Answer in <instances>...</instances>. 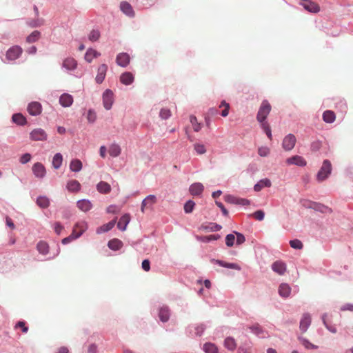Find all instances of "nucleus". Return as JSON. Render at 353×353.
<instances>
[{
	"label": "nucleus",
	"mask_w": 353,
	"mask_h": 353,
	"mask_svg": "<svg viewBox=\"0 0 353 353\" xmlns=\"http://www.w3.org/2000/svg\"><path fill=\"white\" fill-rule=\"evenodd\" d=\"M272 107L267 100H263L260 105L256 115L257 121L261 124L265 123V120L270 114Z\"/></svg>",
	"instance_id": "nucleus-1"
},
{
	"label": "nucleus",
	"mask_w": 353,
	"mask_h": 353,
	"mask_svg": "<svg viewBox=\"0 0 353 353\" xmlns=\"http://www.w3.org/2000/svg\"><path fill=\"white\" fill-rule=\"evenodd\" d=\"M332 164L329 160H324L322 166L317 173L316 179L319 182L325 180L331 174Z\"/></svg>",
	"instance_id": "nucleus-2"
},
{
	"label": "nucleus",
	"mask_w": 353,
	"mask_h": 353,
	"mask_svg": "<svg viewBox=\"0 0 353 353\" xmlns=\"http://www.w3.org/2000/svg\"><path fill=\"white\" fill-rule=\"evenodd\" d=\"M296 142L295 136L292 134H288L286 135L282 142V147L285 151L292 150Z\"/></svg>",
	"instance_id": "nucleus-3"
},
{
	"label": "nucleus",
	"mask_w": 353,
	"mask_h": 353,
	"mask_svg": "<svg viewBox=\"0 0 353 353\" xmlns=\"http://www.w3.org/2000/svg\"><path fill=\"white\" fill-rule=\"evenodd\" d=\"M30 139L32 141H46L48 138V134L44 130L41 128H37L33 130L30 134Z\"/></svg>",
	"instance_id": "nucleus-4"
},
{
	"label": "nucleus",
	"mask_w": 353,
	"mask_h": 353,
	"mask_svg": "<svg viewBox=\"0 0 353 353\" xmlns=\"http://www.w3.org/2000/svg\"><path fill=\"white\" fill-rule=\"evenodd\" d=\"M23 50L18 46H14L8 49L6 52V58L10 61L16 60L21 54Z\"/></svg>",
	"instance_id": "nucleus-5"
},
{
	"label": "nucleus",
	"mask_w": 353,
	"mask_h": 353,
	"mask_svg": "<svg viewBox=\"0 0 353 353\" xmlns=\"http://www.w3.org/2000/svg\"><path fill=\"white\" fill-rule=\"evenodd\" d=\"M285 163L288 165H295L301 167L305 166L307 164V161H305V159L301 156L299 155H294L290 158H288L285 160Z\"/></svg>",
	"instance_id": "nucleus-6"
},
{
	"label": "nucleus",
	"mask_w": 353,
	"mask_h": 353,
	"mask_svg": "<svg viewBox=\"0 0 353 353\" xmlns=\"http://www.w3.org/2000/svg\"><path fill=\"white\" fill-rule=\"evenodd\" d=\"M156 203L157 197L152 194L148 195L141 203V211L143 213L145 212V209H152V205Z\"/></svg>",
	"instance_id": "nucleus-7"
},
{
	"label": "nucleus",
	"mask_w": 353,
	"mask_h": 353,
	"mask_svg": "<svg viewBox=\"0 0 353 353\" xmlns=\"http://www.w3.org/2000/svg\"><path fill=\"white\" fill-rule=\"evenodd\" d=\"M301 5L308 12L317 13L320 11V6L312 0H303Z\"/></svg>",
	"instance_id": "nucleus-8"
},
{
	"label": "nucleus",
	"mask_w": 353,
	"mask_h": 353,
	"mask_svg": "<svg viewBox=\"0 0 353 353\" xmlns=\"http://www.w3.org/2000/svg\"><path fill=\"white\" fill-rule=\"evenodd\" d=\"M103 103L106 110H110L113 103V92L110 90H106L103 94Z\"/></svg>",
	"instance_id": "nucleus-9"
},
{
	"label": "nucleus",
	"mask_w": 353,
	"mask_h": 353,
	"mask_svg": "<svg viewBox=\"0 0 353 353\" xmlns=\"http://www.w3.org/2000/svg\"><path fill=\"white\" fill-rule=\"evenodd\" d=\"M42 111V106L40 103L34 101L29 103L28 112L32 116L39 115Z\"/></svg>",
	"instance_id": "nucleus-10"
},
{
	"label": "nucleus",
	"mask_w": 353,
	"mask_h": 353,
	"mask_svg": "<svg viewBox=\"0 0 353 353\" xmlns=\"http://www.w3.org/2000/svg\"><path fill=\"white\" fill-rule=\"evenodd\" d=\"M130 55L125 52L119 53L116 57V62L121 67H126L130 63Z\"/></svg>",
	"instance_id": "nucleus-11"
},
{
	"label": "nucleus",
	"mask_w": 353,
	"mask_h": 353,
	"mask_svg": "<svg viewBox=\"0 0 353 353\" xmlns=\"http://www.w3.org/2000/svg\"><path fill=\"white\" fill-rule=\"evenodd\" d=\"M32 172L36 177L43 178L46 174V168L41 163H36L32 166Z\"/></svg>",
	"instance_id": "nucleus-12"
},
{
	"label": "nucleus",
	"mask_w": 353,
	"mask_h": 353,
	"mask_svg": "<svg viewBox=\"0 0 353 353\" xmlns=\"http://www.w3.org/2000/svg\"><path fill=\"white\" fill-rule=\"evenodd\" d=\"M311 316L307 314H303L300 321V329L302 332H305L311 324Z\"/></svg>",
	"instance_id": "nucleus-13"
},
{
	"label": "nucleus",
	"mask_w": 353,
	"mask_h": 353,
	"mask_svg": "<svg viewBox=\"0 0 353 353\" xmlns=\"http://www.w3.org/2000/svg\"><path fill=\"white\" fill-rule=\"evenodd\" d=\"M107 70L108 65L106 64L103 63L99 65V67L98 68L97 74L95 78L97 83H101L103 81Z\"/></svg>",
	"instance_id": "nucleus-14"
},
{
	"label": "nucleus",
	"mask_w": 353,
	"mask_h": 353,
	"mask_svg": "<svg viewBox=\"0 0 353 353\" xmlns=\"http://www.w3.org/2000/svg\"><path fill=\"white\" fill-rule=\"evenodd\" d=\"M272 269L279 275H283L286 271V265L281 261H276L272 265Z\"/></svg>",
	"instance_id": "nucleus-15"
},
{
	"label": "nucleus",
	"mask_w": 353,
	"mask_h": 353,
	"mask_svg": "<svg viewBox=\"0 0 353 353\" xmlns=\"http://www.w3.org/2000/svg\"><path fill=\"white\" fill-rule=\"evenodd\" d=\"M73 103V97L72 95L64 93L59 98V103L65 108L70 107Z\"/></svg>",
	"instance_id": "nucleus-16"
},
{
	"label": "nucleus",
	"mask_w": 353,
	"mask_h": 353,
	"mask_svg": "<svg viewBox=\"0 0 353 353\" xmlns=\"http://www.w3.org/2000/svg\"><path fill=\"white\" fill-rule=\"evenodd\" d=\"M130 214H123L119 219L117 227L119 230L121 231H125L126 230L128 224L130 221Z\"/></svg>",
	"instance_id": "nucleus-17"
},
{
	"label": "nucleus",
	"mask_w": 353,
	"mask_h": 353,
	"mask_svg": "<svg viewBox=\"0 0 353 353\" xmlns=\"http://www.w3.org/2000/svg\"><path fill=\"white\" fill-rule=\"evenodd\" d=\"M204 187L201 183H194L189 188L190 192L193 196H199L202 194Z\"/></svg>",
	"instance_id": "nucleus-18"
},
{
	"label": "nucleus",
	"mask_w": 353,
	"mask_h": 353,
	"mask_svg": "<svg viewBox=\"0 0 353 353\" xmlns=\"http://www.w3.org/2000/svg\"><path fill=\"white\" fill-rule=\"evenodd\" d=\"M134 79V75L130 72H125L120 76V81L126 85L132 84Z\"/></svg>",
	"instance_id": "nucleus-19"
},
{
	"label": "nucleus",
	"mask_w": 353,
	"mask_h": 353,
	"mask_svg": "<svg viewBox=\"0 0 353 353\" xmlns=\"http://www.w3.org/2000/svg\"><path fill=\"white\" fill-rule=\"evenodd\" d=\"M77 205L78 208L83 212H88L92 207V203L87 199H82L77 201Z\"/></svg>",
	"instance_id": "nucleus-20"
},
{
	"label": "nucleus",
	"mask_w": 353,
	"mask_h": 353,
	"mask_svg": "<svg viewBox=\"0 0 353 353\" xmlns=\"http://www.w3.org/2000/svg\"><path fill=\"white\" fill-rule=\"evenodd\" d=\"M211 262L216 263V264L219 265L220 266H222L224 268L234 269V270H241V267L236 263H226V262L221 261V260H216V259H212Z\"/></svg>",
	"instance_id": "nucleus-21"
},
{
	"label": "nucleus",
	"mask_w": 353,
	"mask_h": 353,
	"mask_svg": "<svg viewBox=\"0 0 353 353\" xmlns=\"http://www.w3.org/2000/svg\"><path fill=\"white\" fill-rule=\"evenodd\" d=\"M97 190L101 194H108L110 192L112 188L108 183L105 181H100L97 185Z\"/></svg>",
	"instance_id": "nucleus-22"
},
{
	"label": "nucleus",
	"mask_w": 353,
	"mask_h": 353,
	"mask_svg": "<svg viewBox=\"0 0 353 353\" xmlns=\"http://www.w3.org/2000/svg\"><path fill=\"white\" fill-rule=\"evenodd\" d=\"M116 222H117V218H115L114 219L108 222V223L104 224V225H101V227L98 228L97 229V233L101 234L103 232H108L112 228H113V227L115 225Z\"/></svg>",
	"instance_id": "nucleus-23"
},
{
	"label": "nucleus",
	"mask_w": 353,
	"mask_h": 353,
	"mask_svg": "<svg viewBox=\"0 0 353 353\" xmlns=\"http://www.w3.org/2000/svg\"><path fill=\"white\" fill-rule=\"evenodd\" d=\"M291 293V288L287 283H281L279 287V294L281 296L287 298Z\"/></svg>",
	"instance_id": "nucleus-24"
},
{
	"label": "nucleus",
	"mask_w": 353,
	"mask_h": 353,
	"mask_svg": "<svg viewBox=\"0 0 353 353\" xmlns=\"http://www.w3.org/2000/svg\"><path fill=\"white\" fill-rule=\"evenodd\" d=\"M120 8L123 13H125L126 15L129 17H133L134 15L132 7L128 2H121L120 4Z\"/></svg>",
	"instance_id": "nucleus-25"
},
{
	"label": "nucleus",
	"mask_w": 353,
	"mask_h": 353,
	"mask_svg": "<svg viewBox=\"0 0 353 353\" xmlns=\"http://www.w3.org/2000/svg\"><path fill=\"white\" fill-rule=\"evenodd\" d=\"M272 185L271 181L268 179H263L260 180L254 186V190L256 192L261 191L265 187H270Z\"/></svg>",
	"instance_id": "nucleus-26"
},
{
	"label": "nucleus",
	"mask_w": 353,
	"mask_h": 353,
	"mask_svg": "<svg viewBox=\"0 0 353 353\" xmlns=\"http://www.w3.org/2000/svg\"><path fill=\"white\" fill-rule=\"evenodd\" d=\"M101 54L97 50L92 48H89L85 54V59L88 63H91L94 58H97Z\"/></svg>",
	"instance_id": "nucleus-27"
},
{
	"label": "nucleus",
	"mask_w": 353,
	"mask_h": 353,
	"mask_svg": "<svg viewBox=\"0 0 353 353\" xmlns=\"http://www.w3.org/2000/svg\"><path fill=\"white\" fill-rule=\"evenodd\" d=\"M77 61L74 59L69 57L66 58L63 62V67L69 70H72L77 67Z\"/></svg>",
	"instance_id": "nucleus-28"
},
{
	"label": "nucleus",
	"mask_w": 353,
	"mask_h": 353,
	"mask_svg": "<svg viewBox=\"0 0 353 353\" xmlns=\"http://www.w3.org/2000/svg\"><path fill=\"white\" fill-rule=\"evenodd\" d=\"M67 189L70 192H79L81 188V184L77 180H70L67 183Z\"/></svg>",
	"instance_id": "nucleus-29"
},
{
	"label": "nucleus",
	"mask_w": 353,
	"mask_h": 353,
	"mask_svg": "<svg viewBox=\"0 0 353 353\" xmlns=\"http://www.w3.org/2000/svg\"><path fill=\"white\" fill-rule=\"evenodd\" d=\"M37 249L38 252L43 255H46L49 252V245L43 241H40L37 243Z\"/></svg>",
	"instance_id": "nucleus-30"
},
{
	"label": "nucleus",
	"mask_w": 353,
	"mask_h": 353,
	"mask_svg": "<svg viewBox=\"0 0 353 353\" xmlns=\"http://www.w3.org/2000/svg\"><path fill=\"white\" fill-rule=\"evenodd\" d=\"M159 317L162 322H166L170 318V311L168 307H162L159 310Z\"/></svg>",
	"instance_id": "nucleus-31"
},
{
	"label": "nucleus",
	"mask_w": 353,
	"mask_h": 353,
	"mask_svg": "<svg viewBox=\"0 0 353 353\" xmlns=\"http://www.w3.org/2000/svg\"><path fill=\"white\" fill-rule=\"evenodd\" d=\"M336 115L333 111L326 110L323 114V119L326 123H333L335 121Z\"/></svg>",
	"instance_id": "nucleus-32"
},
{
	"label": "nucleus",
	"mask_w": 353,
	"mask_h": 353,
	"mask_svg": "<svg viewBox=\"0 0 353 353\" xmlns=\"http://www.w3.org/2000/svg\"><path fill=\"white\" fill-rule=\"evenodd\" d=\"M108 152L110 156L113 157H117L120 155L121 152V149L118 144L113 143L110 145Z\"/></svg>",
	"instance_id": "nucleus-33"
},
{
	"label": "nucleus",
	"mask_w": 353,
	"mask_h": 353,
	"mask_svg": "<svg viewBox=\"0 0 353 353\" xmlns=\"http://www.w3.org/2000/svg\"><path fill=\"white\" fill-rule=\"evenodd\" d=\"M224 346L230 351H234L236 347V343L234 338L227 337L224 341Z\"/></svg>",
	"instance_id": "nucleus-34"
},
{
	"label": "nucleus",
	"mask_w": 353,
	"mask_h": 353,
	"mask_svg": "<svg viewBox=\"0 0 353 353\" xmlns=\"http://www.w3.org/2000/svg\"><path fill=\"white\" fill-rule=\"evenodd\" d=\"M108 245L109 248L112 250H119L122 248L123 243L121 241H120L117 239H114L110 240L108 242Z\"/></svg>",
	"instance_id": "nucleus-35"
},
{
	"label": "nucleus",
	"mask_w": 353,
	"mask_h": 353,
	"mask_svg": "<svg viewBox=\"0 0 353 353\" xmlns=\"http://www.w3.org/2000/svg\"><path fill=\"white\" fill-rule=\"evenodd\" d=\"M82 163L79 159H74L70 163V169L72 172H79L82 169Z\"/></svg>",
	"instance_id": "nucleus-36"
},
{
	"label": "nucleus",
	"mask_w": 353,
	"mask_h": 353,
	"mask_svg": "<svg viewBox=\"0 0 353 353\" xmlns=\"http://www.w3.org/2000/svg\"><path fill=\"white\" fill-rule=\"evenodd\" d=\"M82 234V232L76 233V230L74 229L72 234L64 239H62L63 244H67L70 243L72 241L79 238Z\"/></svg>",
	"instance_id": "nucleus-37"
},
{
	"label": "nucleus",
	"mask_w": 353,
	"mask_h": 353,
	"mask_svg": "<svg viewBox=\"0 0 353 353\" xmlns=\"http://www.w3.org/2000/svg\"><path fill=\"white\" fill-rule=\"evenodd\" d=\"M63 162V157L60 153H57L52 159V166L55 169H59L62 164Z\"/></svg>",
	"instance_id": "nucleus-38"
},
{
	"label": "nucleus",
	"mask_w": 353,
	"mask_h": 353,
	"mask_svg": "<svg viewBox=\"0 0 353 353\" xmlns=\"http://www.w3.org/2000/svg\"><path fill=\"white\" fill-rule=\"evenodd\" d=\"M12 119L13 122L20 125H23L26 123V119L21 114H13Z\"/></svg>",
	"instance_id": "nucleus-39"
},
{
	"label": "nucleus",
	"mask_w": 353,
	"mask_h": 353,
	"mask_svg": "<svg viewBox=\"0 0 353 353\" xmlns=\"http://www.w3.org/2000/svg\"><path fill=\"white\" fill-rule=\"evenodd\" d=\"M203 350L205 353H217L218 352V348L214 344L211 343H206L203 345Z\"/></svg>",
	"instance_id": "nucleus-40"
},
{
	"label": "nucleus",
	"mask_w": 353,
	"mask_h": 353,
	"mask_svg": "<svg viewBox=\"0 0 353 353\" xmlns=\"http://www.w3.org/2000/svg\"><path fill=\"white\" fill-rule=\"evenodd\" d=\"M37 204L42 208H46L50 205V201L46 196H39L37 199Z\"/></svg>",
	"instance_id": "nucleus-41"
},
{
	"label": "nucleus",
	"mask_w": 353,
	"mask_h": 353,
	"mask_svg": "<svg viewBox=\"0 0 353 353\" xmlns=\"http://www.w3.org/2000/svg\"><path fill=\"white\" fill-rule=\"evenodd\" d=\"M327 314H324L322 316V320H323V324L325 325V326L326 327V328H327L328 330H330L331 332H332V333H336V328L335 327V326L330 325V324L327 322Z\"/></svg>",
	"instance_id": "nucleus-42"
},
{
	"label": "nucleus",
	"mask_w": 353,
	"mask_h": 353,
	"mask_svg": "<svg viewBox=\"0 0 353 353\" xmlns=\"http://www.w3.org/2000/svg\"><path fill=\"white\" fill-rule=\"evenodd\" d=\"M40 32L35 30L33 31L26 39L27 42L34 43L37 41L40 37Z\"/></svg>",
	"instance_id": "nucleus-43"
},
{
	"label": "nucleus",
	"mask_w": 353,
	"mask_h": 353,
	"mask_svg": "<svg viewBox=\"0 0 353 353\" xmlns=\"http://www.w3.org/2000/svg\"><path fill=\"white\" fill-rule=\"evenodd\" d=\"M299 340L301 342L302 345H304V347L307 349H317L318 348V346L312 344L307 339H306L305 338L300 337Z\"/></svg>",
	"instance_id": "nucleus-44"
},
{
	"label": "nucleus",
	"mask_w": 353,
	"mask_h": 353,
	"mask_svg": "<svg viewBox=\"0 0 353 353\" xmlns=\"http://www.w3.org/2000/svg\"><path fill=\"white\" fill-rule=\"evenodd\" d=\"M190 123L192 125L195 132H199L201 129V123L197 121V119L194 116H190Z\"/></svg>",
	"instance_id": "nucleus-45"
},
{
	"label": "nucleus",
	"mask_w": 353,
	"mask_h": 353,
	"mask_svg": "<svg viewBox=\"0 0 353 353\" xmlns=\"http://www.w3.org/2000/svg\"><path fill=\"white\" fill-rule=\"evenodd\" d=\"M195 203L193 201L189 200L184 205V211L185 213H191L194 208Z\"/></svg>",
	"instance_id": "nucleus-46"
},
{
	"label": "nucleus",
	"mask_w": 353,
	"mask_h": 353,
	"mask_svg": "<svg viewBox=\"0 0 353 353\" xmlns=\"http://www.w3.org/2000/svg\"><path fill=\"white\" fill-rule=\"evenodd\" d=\"M194 149L198 154H203L206 152L205 146L201 143H195Z\"/></svg>",
	"instance_id": "nucleus-47"
},
{
	"label": "nucleus",
	"mask_w": 353,
	"mask_h": 353,
	"mask_svg": "<svg viewBox=\"0 0 353 353\" xmlns=\"http://www.w3.org/2000/svg\"><path fill=\"white\" fill-rule=\"evenodd\" d=\"M290 246L296 250H301L303 248V243L299 239H294L290 241Z\"/></svg>",
	"instance_id": "nucleus-48"
},
{
	"label": "nucleus",
	"mask_w": 353,
	"mask_h": 353,
	"mask_svg": "<svg viewBox=\"0 0 353 353\" xmlns=\"http://www.w3.org/2000/svg\"><path fill=\"white\" fill-rule=\"evenodd\" d=\"M99 37L100 32L97 30H92L88 35V39L91 41H96L99 39Z\"/></svg>",
	"instance_id": "nucleus-49"
},
{
	"label": "nucleus",
	"mask_w": 353,
	"mask_h": 353,
	"mask_svg": "<svg viewBox=\"0 0 353 353\" xmlns=\"http://www.w3.org/2000/svg\"><path fill=\"white\" fill-rule=\"evenodd\" d=\"M270 150L266 146H261L258 149V154L260 157H265L270 154Z\"/></svg>",
	"instance_id": "nucleus-50"
},
{
	"label": "nucleus",
	"mask_w": 353,
	"mask_h": 353,
	"mask_svg": "<svg viewBox=\"0 0 353 353\" xmlns=\"http://www.w3.org/2000/svg\"><path fill=\"white\" fill-rule=\"evenodd\" d=\"M261 128L263 129L264 132H265L266 135L268 136V137L271 140L272 139V136L271 129H270V127L268 123V122L263 123L261 124Z\"/></svg>",
	"instance_id": "nucleus-51"
},
{
	"label": "nucleus",
	"mask_w": 353,
	"mask_h": 353,
	"mask_svg": "<svg viewBox=\"0 0 353 353\" xmlns=\"http://www.w3.org/2000/svg\"><path fill=\"white\" fill-rule=\"evenodd\" d=\"M222 107H224L225 108L221 112V115L224 117H227L229 113L230 105H229V103H226L225 101H223L219 105V108H222Z\"/></svg>",
	"instance_id": "nucleus-52"
},
{
	"label": "nucleus",
	"mask_w": 353,
	"mask_h": 353,
	"mask_svg": "<svg viewBox=\"0 0 353 353\" xmlns=\"http://www.w3.org/2000/svg\"><path fill=\"white\" fill-rule=\"evenodd\" d=\"M250 329L257 336H260L263 332L261 327L259 324H255L250 327Z\"/></svg>",
	"instance_id": "nucleus-53"
},
{
	"label": "nucleus",
	"mask_w": 353,
	"mask_h": 353,
	"mask_svg": "<svg viewBox=\"0 0 353 353\" xmlns=\"http://www.w3.org/2000/svg\"><path fill=\"white\" fill-rule=\"evenodd\" d=\"M235 236L233 234H229L225 237V243L228 247H232L234 244Z\"/></svg>",
	"instance_id": "nucleus-54"
},
{
	"label": "nucleus",
	"mask_w": 353,
	"mask_h": 353,
	"mask_svg": "<svg viewBox=\"0 0 353 353\" xmlns=\"http://www.w3.org/2000/svg\"><path fill=\"white\" fill-rule=\"evenodd\" d=\"M220 238L219 234H211L209 236H205L201 238V241L203 242H208L211 241H216Z\"/></svg>",
	"instance_id": "nucleus-55"
},
{
	"label": "nucleus",
	"mask_w": 353,
	"mask_h": 353,
	"mask_svg": "<svg viewBox=\"0 0 353 353\" xmlns=\"http://www.w3.org/2000/svg\"><path fill=\"white\" fill-rule=\"evenodd\" d=\"M159 115L161 119H167L171 116V112L169 109L163 108L161 110Z\"/></svg>",
	"instance_id": "nucleus-56"
},
{
	"label": "nucleus",
	"mask_w": 353,
	"mask_h": 353,
	"mask_svg": "<svg viewBox=\"0 0 353 353\" xmlns=\"http://www.w3.org/2000/svg\"><path fill=\"white\" fill-rule=\"evenodd\" d=\"M252 216L255 219H256L258 221H262L264 219L265 213L263 211L259 210L254 212L252 214Z\"/></svg>",
	"instance_id": "nucleus-57"
},
{
	"label": "nucleus",
	"mask_w": 353,
	"mask_h": 353,
	"mask_svg": "<svg viewBox=\"0 0 353 353\" xmlns=\"http://www.w3.org/2000/svg\"><path fill=\"white\" fill-rule=\"evenodd\" d=\"M224 200L228 203L236 204L237 197L228 194L224 196Z\"/></svg>",
	"instance_id": "nucleus-58"
},
{
	"label": "nucleus",
	"mask_w": 353,
	"mask_h": 353,
	"mask_svg": "<svg viewBox=\"0 0 353 353\" xmlns=\"http://www.w3.org/2000/svg\"><path fill=\"white\" fill-rule=\"evenodd\" d=\"M74 229L76 230V233L81 232L83 233L86 229V225L85 223H77Z\"/></svg>",
	"instance_id": "nucleus-59"
},
{
	"label": "nucleus",
	"mask_w": 353,
	"mask_h": 353,
	"mask_svg": "<svg viewBox=\"0 0 353 353\" xmlns=\"http://www.w3.org/2000/svg\"><path fill=\"white\" fill-rule=\"evenodd\" d=\"M87 119L90 123H94L97 119L96 113L93 110H90L88 112Z\"/></svg>",
	"instance_id": "nucleus-60"
},
{
	"label": "nucleus",
	"mask_w": 353,
	"mask_h": 353,
	"mask_svg": "<svg viewBox=\"0 0 353 353\" xmlns=\"http://www.w3.org/2000/svg\"><path fill=\"white\" fill-rule=\"evenodd\" d=\"M31 159V155L29 153H26L21 156L20 158V162L22 164H25L29 162Z\"/></svg>",
	"instance_id": "nucleus-61"
},
{
	"label": "nucleus",
	"mask_w": 353,
	"mask_h": 353,
	"mask_svg": "<svg viewBox=\"0 0 353 353\" xmlns=\"http://www.w3.org/2000/svg\"><path fill=\"white\" fill-rule=\"evenodd\" d=\"M237 353H251L250 346L241 345L239 347Z\"/></svg>",
	"instance_id": "nucleus-62"
},
{
	"label": "nucleus",
	"mask_w": 353,
	"mask_h": 353,
	"mask_svg": "<svg viewBox=\"0 0 353 353\" xmlns=\"http://www.w3.org/2000/svg\"><path fill=\"white\" fill-rule=\"evenodd\" d=\"M235 234L236 235V244L241 245L245 242V238L243 236V234L236 232H235Z\"/></svg>",
	"instance_id": "nucleus-63"
},
{
	"label": "nucleus",
	"mask_w": 353,
	"mask_h": 353,
	"mask_svg": "<svg viewBox=\"0 0 353 353\" xmlns=\"http://www.w3.org/2000/svg\"><path fill=\"white\" fill-rule=\"evenodd\" d=\"M340 310L341 311L349 310V311L352 312L353 311V304L352 303H345L340 307Z\"/></svg>",
	"instance_id": "nucleus-64"
}]
</instances>
